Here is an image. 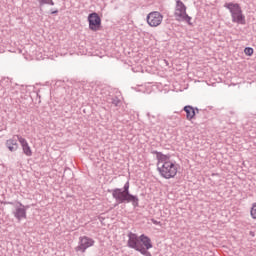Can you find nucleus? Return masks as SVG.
<instances>
[{
  "instance_id": "obj_3",
  "label": "nucleus",
  "mask_w": 256,
  "mask_h": 256,
  "mask_svg": "<svg viewBox=\"0 0 256 256\" xmlns=\"http://www.w3.org/2000/svg\"><path fill=\"white\" fill-rule=\"evenodd\" d=\"M225 9H228L230 15L232 17V23H237L238 25H245V15L243 14V10L241 6L237 3H226L224 4Z\"/></svg>"
},
{
  "instance_id": "obj_11",
  "label": "nucleus",
  "mask_w": 256,
  "mask_h": 256,
  "mask_svg": "<svg viewBox=\"0 0 256 256\" xmlns=\"http://www.w3.org/2000/svg\"><path fill=\"white\" fill-rule=\"evenodd\" d=\"M140 244L142 245L146 253H149V249H153V243L151 242V238H149L145 234L140 235Z\"/></svg>"
},
{
  "instance_id": "obj_16",
  "label": "nucleus",
  "mask_w": 256,
  "mask_h": 256,
  "mask_svg": "<svg viewBox=\"0 0 256 256\" xmlns=\"http://www.w3.org/2000/svg\"><path fill=\"white\" fill-rule=\"evenodd\" d=\"M253 52H254V50H253V48H251V47H246V48L244 49V53H245V55H247L248 57H251V55H253Z\"/></svg>"
},
{
  "instance_id": "obj_2",
  "label": "nucleus",
  "mask_w": 256,
  "mask_h": 256,
  "mask_svg": "<svg viewBox=\"0 0 256 256\" xmlns=\"http://www.w3.org/2000/svg\"><path fill=\"white\" fill-rule=\"evenodd\" d=\"M129 187V181H127L123 188L108 190V193H111L113 199L117 202L114 207L121 205V203H131L134 207H139V197L131 194Z\"/></svg>"
},
{
  "instance_id": "obj_19",
  "label": "nucleus",
  "mask_w": 256,
  "mask_h": 256,
  "mask_svg": "<svg viewBox=\"0 0 256 256\" xmlns=\"http://www.w3.org/2000/svg\"><path fill=\"white\" fill-rule=\"evenodd\" d=\"M57 13H59V10H54L51 12V15H57Z\"/></svg>"
},
{
  "instance_id": "obj_17",
  "label": "nucleus",
  "mask_w": 256,
  "mask_h": 256,
  "mask_svg": "<svg viewBox=\"0 0 256 256\" xmlns=\"http://www.w3.org/2000/svg\"><path fill=\"white\" fill-rule=\"evenodd\" d=\"M252 219H256V203L252 205L251 211H250Z\"/></svg>"
},
{
  "instance_id": "obj_6",
  "label": "nucleus",
  "mask_w": 256,
  "mask_h": 256,
  "mask_svg": "<svg viewBox=\"0 0 256 256\" xmlns=\"http://www.w3.org/2000/svg\"><path fill=\"white\" fill-rule=\"evenodd\" d=\"M95 245V240L93 238H89L87 236H81L79 238L78 246L75 248V251L80 253H85L89 247H93Z\"/></svg>"
},
{
  "instance_id": "obj_20",
  "label": "nucleus",
  "mask_w": 256,
  "mask_h": 256,
  "mask_svg": "<svg viewBox=\"0 0 256 256\" xmlns=\"http://www.w3.org/2000/svg\"><path fill=\"white\" fill-rule=\"evenodd\" d=\"M249 235H251V237H255V232L250 231V232H249Z\"/></svg>"
},
{
  "instance_id": "obj_7",
  "label": "nucleus",
  "mask_w": 256,
  "mask_h": 256,
  "mask_svg": "<svg viewBox=\"0 0 256 256\" xmlns=\"http://www.w3.org/2000/svg\"><path fill=\"white\" fill-rule=\"evenodd\" d=\"M147 23L150 27H159L163 23V15L160 12L154 11L147 15Z\"/></svg>"
},
{
  "instance_id": "obj_1",
  "label": "nucleus",
  "mask_w": 256,
  "mask_h": 256,
  "mask_svg": "<svg viewBox=\"0 0 256 256\" xmlns=\"http://www.w3.org/2000/svg\"><path fill=\"white\" fill-rule=\"evenodd\" d=\"M156 155L157 159V171L160 173L161 177L164 179H173L177 175V165L171 162L170 157L157 150L152 152Z\"/></svg>"
},
{
  "instance_id": "obj_18",
  "label": "nucleus",
  "mask_w": 256,
  "mask_h": 256,
  "mask_svg": "<svg viewBox=\"0 0 256 256\" xmlns=\"http://www.w3.org/2000/svg\"><path fill=\"white\" fill-rule=\"evenodd\" d=\"M151 221H152L153 225H161L160 221H157V220H155L153 218L151 219Z\"/></svg>"
},
{
  "instance_id": "obj_12",
  "label": "nucleus",
  "mask_w": 256,
  "mask_h": 256,
  "mask_svg": "<svg viewBox=\"0 0 256 256\" xmlns=\"http://www.w3.org/2000/svg\"><path fill=\"white\" fill-rule=\"evenodd\" d=\"M183 111L186 113V119L187 121H193L195 119V115H197V112H195V107L191 105H187L183 108Z\"/></svg>"
},
{
  "instance_id": "obj_5",
  "label": "nucleus",
  "mask_w": 256,
  "mask_h": 256,
  "mask_svg": "<svg viewBox=\"0 0 256 256\" xmlns=\"http://www.w3.org/2000/svg\"><path fill=\"white\" fill-rule=\"evenodd\" d=\"M174 16L176 21H185L188 25H193V23H191V16L187 14V6H185V3L181 0L176 1Z\"/></svg>"
},
{
  "instance_id": "obj_9",
  "label": "nucleus",
  "mask_w": 256,
  "mask_h": 256,
  "mask_svg": "<svg viewBox=\"0 0 256 256\" xmlns=\"http://www.w3.org/2000/svg\"><path fill=\"white\" fill-rule=\"evenodd\" d=\"M19 206L15 207V210L13 211V215L17 221H21L22 219H27V209L28 206L25 207L21 202H18Z\"/></svg>"
},
{
  "instance_id": "obj_13",
  "label": "nucleus",
  "mask_w": 256,
  "mask_h": 256,
  "mask_svg": "<svg viewBox=\"0 0 256 256\" xmlns=\"http://www.w3.org/2000/svg\"><path fill=\"white\" fill-rule=\"evenodd\" d=\"M6 147L11 151V153H15V151L19 149V143H17V139L13 137L6 141Z\"/></svg>"
},
{
  "instance_id": "obj_14",
  "label": "nucleus",
  "mask_w": 256,
  "mask_h": 256,
  "mask_svg": "<svg viewBox=\"0 0 256 256\" xmlns=\"http://www.w3.org/2000/svg\"><path fill=\"white\" fill-rule=\"evenodd\" d=\"M39 3V7H43V5H55V2L53 0H37Z\"/></svg>"
},
{
  "instance_id": "obj_8",
  "label": "nucleus",
  "mask_w": 256,
  "mask_h": 256,
  "mask_svg": "<svg viewBox=\"0 0 256 256\" xmlns=\"http://www.w3.org/2000/svg\"><path fill=\"white\" fill-rule=\"evenodd\" d=\"M88 23L90 31H99L101 29V17L97 12L88 15Z\"/></svg>"
},
{
  "instance_id": "obj_15",
  "label": "nucleus",
  "mask_w": 256,
  "mask_h": 256,
  "mask_svg": "<svg viewBox=\"0 0 256 256\" xmlns=\"http://www.w3.org/2000/svg\"><path fill=\"white\" fill-rule=\"evenodd\" d=\"M109 103H111L115 107H119V103H121V100L117 96H113L112 98H110Z\"/></svg>"
},
{
  "instance_id": "obj_10",
  "label": "nucleus",
  "mask_w": 256,
  "mask_h": 256,
  "mask_svg": "<svg viewBox=\"0 0 256 256\" xmlns=\"http://www.w3.org/2000/svg\"><path fill=\"white\" fill-rule=\"evenodd\" d=\"M21 147H22V151L24 153V155H26V157H31V155H33V151L31 150V146H29V142H27V140L21 136H16Z\"/></svg>"
},
{
  "instance_id": "obj_21",
  "label": "nucleus",
  "mask_w": 256,
  "mask_h": 256,
  "mask_svg": "<svg viewBox=\"0 0 256 256\" xmlns=\"http://www.w3.org/2000/svg\"><path fill=\"white\" fill-rule=\"evenodd\" d=\"M196 115L199 114V108H194Z\"/></svg>"
},
{
  "instance_id": "obj_4",
  "label": "nucleus",
  "mask_w": 256,
  "mask_h": 256,
  "mask_svg": "<svg viewBox=\"0 0 256 256\" xmlns=\"http://www.w3.org/2000/svg\"><path fill=\"white\" fill-rule=\"evenodd\" d=\"M127 245L130 249H134L135 251H138V253H141V255L151 256V252H146L145 249H143V244H141V236L139 237L133 232L128 233Z\"/></svg>"
}]
</instances>
